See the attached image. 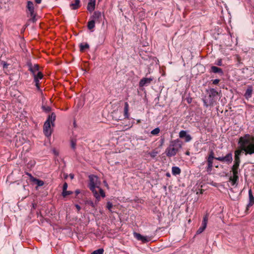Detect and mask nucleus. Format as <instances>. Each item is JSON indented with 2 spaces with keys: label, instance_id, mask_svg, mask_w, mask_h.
Returning a JSON list of instances; mask_svg holds the SVG:
<instances>
[{
  "label": "nucleus",
  "instance_id": "nucleus-1",
  "mask_svg": "<svg viewBox=\"0 0 254 254\" xmlns=\"http://www.w3.org/2000/svg\"><path fill=\"white\" fill-rule=\"evenodd\" d=\"M89 179V188L93 193L96 200L99 201L100 200L101 196L103 198L106 196L105 192L100 188L101 181L97 176L93 175H90Z\"/></svg>",
  "mask_w": 254,
  "mask_h": 254
},
{
  "label": "nucleus",
  "instance_id": "nucleus-2",
  "mask_svg": "<svg viewBox=\"0 0 254 254\" xmlns=\"http://www.w3.org/2000/svg\"><path fill=\"white\" fill-rule=\"evenodd\" d=\"M238 144L246 155L254 154V136L246 134L239 138Z\"/></svg>",
  "mask_w": 254,
  "mask_h": 254
},
{
  "label": "nucleus",
  "instance_id": "nucleus-3",
  "mask_svg": "<svg viewBox=\"0 0 254 254\" xmlns=\"http://www.w3.org/2000/svg\"><path fill=\"white\" fill-rule=\"evenodd\" d=\"M182 147V142L179 139L172 140L169 146L166 149L165 153L169 157L176 155Z\"/></svg>",
  "mask_w": 254,
  "mask_h": 254
},
{
  "label": "nucleus",
  "instance_id": "nucleus-4",
  "mask_svg": "<svg viewBox=\"0 0 254 254\" xmlns=\"http://www.w3.org/2000/svg\"><path fill=\"white\" fill-rule=\"evenodd\" d=\"M56 115L55 113H52L51 115H49L47 121L44 125L43 131L45 135L49 137L51 136L52 132L51 128V125L54 126V122L56 120Z\"/></svg>",
  "mask_w": 254,
  "mask_h": 254
},
{
  "label": "nucleus",
  "instance_id": "nucleus-5",
  "mask_svg": "<svg viewBox=\"0 0 254 254\" xmlns=\"http://www.w3.org/2000/svg\"><path fill=\"white\" fill-rule=\"evenodd\" d=\"M232 175L229 178V182L231 186H234L238 185L239 180V173L240 172L239 165L234 164L231 168Z\"/></svg>",
  "mask_w": 254,
  "mask_h": 254
},
{
  "label": "nucleus",
  "instance_id": "nucleus-6",
  "mask_svg": "<svg viewBox=\"0 0 254 254\" xmlns=\"http://www.w3.org/2000/svg\"><path fill=\"white\" fill-rule=\"evenodd\" d=\"M26 8L27 14L30 15L32 22H35L36 21V13L34 10V5L33 2L31 1H28L27 2Z\"/></svg>",
  "mask_w": 254,
  "mask_h": 254
},
{
  "label": "nucleus",
  "instance_id": "nucleus-7",
  "mask_svg": "<svg viewBox=\"0 0 254 254\" xmlns=\"http://www.w3.org/2000/svg\"><path fill=\"white\" fill-rule=\"evenodd\" d=\"M215 158L214 157V153L213 151L212 150L209 151V155L208 157H207V166L206 168V171L210 173L213 167V160Z\"/></svg>",
  "mask_w": 254,
  "mask_h": 254
},
{
  "label": "nucleus",
  "instance_id": "nucleus-8",
  "mask_svg": "<svg viewBox=\"0 0 254 254\" xmlns=\"http://www.w3.org/2000/svg\"><path fill=\"white\" fill-rule=\"evenodd\" d=\"M215 159L221 161L222 162H225L228 164H230L233 161V155L231 153H228L224 157H218L215 158Z\"/></svg>",
  "mask_w": 254,
  "mask_h": 254
},
{
  "label": "nucleus",
  "instance_id": "nucleus-9",
  "mask_svg": "<svg viewBox=\"0 0 254 254\" xmlns=\"http://www.w3.org/2000/svg\"><path fill=\"white\" fill-rule=\"evenodd\" d=\"M134 237L142 243H147L151 240V238L148 236H144L136 232L133 233Z\"/></svg>",
  "mask_w": 254,
  "mask_h": 254
},
{
  "label": "nucleus",
  "instance_id": "nucleus-10",
  "mask_svg": "<svg viewBox=\"0 0 254 254\" xmlns=\"http://www.w3.org/2000/svg\"><path fill=\"white\" fill-rule=\"evenodd\" d=\"M29 66V70L32 73L34 78L37 76V73L38 72H40L39 71V65L37 64H35L34 65H32V64H29L28 65Z\"/></svg>",
  "mask_w": 254,
  "mask_h": 254
},
{
  "label": "nucleus",
  "instance_id": "nucleus-11",
  "mask_svg": "<svg viewBox=\"0 0 254 254\" xmlns=\"http://www.w3.org/2000/svg\"><path fill=\"white\" fill-rule=\"evenodd\" d=\"M153 78H151V77L143 78L140 80L139 83V85L140 87L147 86L151 83V82L153 80Z\"/></svg>",
  "mask_w": 254,
  "mask_h": 254
},
{
  "label": "nucleus",
  "instance_id": "nucleus-12",
  "mask_svg": "<svg viewBox=\"0 0 254 254\" xmlns=\"http://www.w3.org/2000/svg\"><path fill=\"white\" fill-rule=\"evenodd\" d=\"M179 137L181 138H185V141L186 142H189L190 141L192 138L191 137V136L189 134H187V131H185V130H181L180 131V132H179Z\"/></svg>",
  "mask_w": 254,
  "mask_h": 254
},
{
  "label": "nucleus",
  "instance_id": "nucleus-13",
  "mask_svg": "<svg viewBox=\"0 0 254 254\" xmlns=\"http://www.w3.org/2000/svg\"><path fill=\"white\" fill-rule=\"evenodd\" d=\"M242 150V149L241 150H237L235 151V160H234V164L240 165V156L241 154Z\"/></svg>",
  "mask_w": 254,
  "mask_h": 254
},
{
  "label": "nucleus",
  "instance_id": "nucleus-14",
  "mask_svg": "<svg viewBox=\"0 0 254 254\" xmlns=\"http://www.w3.org/2000/svg\"><path fill=\"white\" fill-rule=\"evenodd\" d=\"M43 74L41 72H38L37 73V76L34 77V81L35 82V85L37 88L39 89V79H41L43 78Z\"/></svg>",
  "mask_w": 254,
  "mask_h": 254
},
{
  "label": "nucleus",
  "instance_id": "nucleus-15",
  "mask_svg": "<svg viewBox=\"0 0 254 254\" xmlns=\"http://www.w3.org/2000/svg\"><path fill=\"white\" fill-rule=\"evenodd\" d=\"M249 202L248 204V207L251 206L254 204V197L252 193V191L250 189L249 190Z\"/></svg>",
  "mask_w": 254,
  "mask_h": 254
},
{
  "label": "nucleus",
  "instance_id": "nucleus-16",
  "mask_svg": "<svg viewBox=\"0 0 254 254\" xmlns=\"http://www.w3.org/2000/svg\"><path fill=\"white\" fill-rule=\"evenodd\" d=\"M253 93V88L252 87H249L248 88V89L246 90V91L245 93V97L247 99H249L252 97Z\"/></svg>",
  "mask_w": 254,
  "mask_h": 254
},
{
  "label": "nucleus",
  "instance_id": "nucleus-17",
  "mask_svg": "<svg viewBox=\"0 0 254 254\" xmlns=\"http://www.w3.org/2000/svg\"><path fill=\"white\" fill-rule=\"evenodd\" d=\"M31 181L33 182H35L38 187L43 186L44 184V183L43 181L37 179L34 177H31Z\"/></svg>",
  "mask_w": 254,
  "mask_h": 254
},
{
  "label": "nucleus",
  "instance_id": "nucleus-18",
  "mask_svg": "<svg viewBox=\"0 0 254 254\" xmlns=\"http://www.w3.org/2000/svg\"><path fill=\"white\" fill-rule=\"evenodd\" d=\"M80 0H75L74 3H71L70 6L72 9H76L80 6Z\"/></svg>",
  "mask_w": 254,
  "mask_h": 254
},
{
  "label": "nucleus",
  "instance_id": "nucleus-19",
  "mask_svg": "<svg viewBox=\"0 0 254 254\" xmlns=\"http://www.w3.org/2000/svg\"><path fill=\"white\" fill-rule=\"evenodd\" d=\"M172 173L173 175H179L181 173V169L178 167H173L172 168Z\"/></svg>",
  "mask_w": 254,
  "mask_h": 254
},
{
  "label": "nucleus",
  "instance_id": "nucleus-20",
  "mask_svg": "<svg viewBox=\"0 0 254 254\" xmlns=\"http://www.w3.org/2000/svg\"><path fill=\"white\" fill-rule=\"evenodd\" d=\"M128 112V104L127 102H126L125 104V108H124V116L126 118H128L129 117Z\"/></svg>",
  "mask_w": 254,
  "mask_h": 254
},
{
  "label": "nucleus",
  "instance_id": "nucleus-21",
  "mask_svg": "<svg viewBox=\"0 0 254 254\" xmlns=\"http://www.w3.org/2000/svg\"><path fill=\"white\" fill-rule=\"evenodd\" d=\"M211 71L214 73H222L223 71L221 68L218 67L212 66L211 67Z\"/></svg>",
  "mask_w": 254,
  "mask_h": 254
},
{
  "label": "nucleus",
  "instance_id": "nucleus-22",
  "mask_svg": "<svg viewBox=\"0 0 254 254\" xmlns=\"http://www.w3.org/2000/svg\"><path fill=\"white\" fill-rule=\"evenodd\" d=\"M95 7V3H91V2H88L87 5V9L88 10L91 12H92L94 9Z\"/></svg>",
  "mask_w": 254,
  "mask_h": 254
},
{
  "label": "nucleus",
  "instance_id": "nucleus-23",
  "mask_svg": "<svg viewBox=\"0 0 254 254\" xmlns=\"http://www.w3.org/2000/svg\"><path fill=\"white\" fill-rule=\"evenodd\" d=\"M101 16V13L99 11H95L92 16L93 20H96L100 18Z\"/></svg>",
  "mask_w": 254,
  "mask_h": 254
},
{
  "label": "nucleus",
  "instance_id": "nucleus-24",
  "mask_svg": "<svg viewBox=\"0 0 254 254\" xmlns=\"http://www.w3.org/2000/svg\"><path fill=\"white\" fill-rule=\"evenodd\" d=\"M95 20H91L88 22V28L90 30L93 29L95 27Z\"/></svg>",
  "mask_w": 254,
  "mask_h": 254
},
{
  "label": "nucleus",
  "instance_id": "nucleus-25",
  "mask_svg": "<svg viewBox=\"0 0 254 254\" xmlns=\"http://www.w3.org/2000/svg\"><path fill=\"white\" fill-rule=\"evenodd\" d=\"M89 48V45L87 43L81 44L80 45V50L82 52L84 51L86 49H88Z\"/></svg>",
  "mask_w": 254,
  "mask_h": 254
},
{
  "label": "nucleus",
  "instance_id": "nucleus-26",
  "mask_svg": "<svg viewBox=\"0 0 254 254\" xmlns=\"http://www.w3.org/2000/svg\"><path fill=\"white\" fill-rule=\"evenodd\" d=\"M160 131L159 128L156 127L151 131V133L153 135H157L159 133Z\"/></svg>",
  "mask_w": 254,
  "mask_h": 254
},
{
  "label": "nucleus",
  "instance_id": "nucleus-27",
  "mask_svg": "<svg viewBox=\"0 0 254 254\" xmlns=\"http://www.w3.org/2000/svg\"><path fill=\"white\" fill-rule=\"evenodd\" d=\"M104 251L102 249H99L92 252V254H103Z\"/></svg>",
  "mask_w": 254,
  "mask_h": 254
},
{
  "label": "nucleus",
  "instance_id": "nucleus-28",
  "mask_svg": "<svg viewBox=\"0 0 254 254\" xmlns=\"http://www.w3.org/2000/svg\"><path fill=\"white\" fill-rule=\"evenodd\" d=\"M42 109L45 112H47V113L49 112L51 110V108L50 107L46 106H43Z\"/></svg>",
  "mask_w": 254,
  "mask_h": 254
},
{
  "label": "nucleus",
  "instance_id": "nucleus-29",
  "mask_svg": "<svg viewBox=\"0 0 254 254\" xmlns=\"http://www.w3.org/2000/svg\"><path fill=\"white\" fill-rule=\"evenodd\" d=\"M72 191H67L66 190H65L64 191H63L62 194H63V196L64 197H65L66 196H67L68 195H70V194H72Z\"/></svg>",
  "mask_w": 254,
  "mask_h": 254
},
{
  "label": "nucleus",
  "instance_id": "nucleus-30",
  "mask_svg": "<svg viewBox=\"0 0 254 254\" xmlns=\"http://www.w3.org/2000/svg\"><path fill=\"white\" fill-rule=\"evenodd\" d=\"M112 207H113L112 203L110 201L108 202L107 203V207L109 211H112L111 208H112Z\"/></svg>",
  "mask_w": 254,
  "mask_h": 254
},
{
  "label": "nucleus",
  "instance_id": "nucleus-31",
  "mask_svg": "<svg viewBox=\"0 0 254 254\" xmlns=\"http://www.w3.org/2000/svg\"><path fill=\"white\" fill-rule=\"evenodd\" d=\"M205 229V228H204V227L200 226L198 229L197 230V232H196V234H201L204 230Z\"/></svg>",
  "mask_w": 254,
  "mask_h": 254
},
{
  "label": "nucleus",
  "instance_id": "nucleus-32",
  "mask_svg": "<svg viewBox=\"0 0 254 254\" xmlns=\"http://www.w3.org/2000/svg\"><path fill=\"white\" fill-rule=\"evenodd\" d=\"M71 147L72 149H75L76 147V142L73 140L71 141Z\"/></svg>",
  "mask_w": 254,
  "mask_h": 254
},
{
  "label": "nucleus",
  "instance_id": "nucleus-33",
  "mask_svg": "<svg viewBox=\"0 0 254 254\" xmlns=\"http://www.w3.org/2000/svg\"><path fill=\"white\" fill-rule=\"evenodd\" d=\"M208 214H205L203 218V220L202 221L203 222H206L207 223V221H208Z\"/></svg>",
  "mask_w": 254,
  "mask_h": 254
},
{
  "label": "nucleus",
  "instance_id": "nucleus-34",
  "mask_svg": "<svg viewBox=\"0 0 254 254\" xmlns=\"http://www.w3.org/2000/svg\"><path fill=\"white\" fill-rule=\"evenodd\" d=\"M216 64L219 66H221L222 65V62L221 59H218L217 61V63Z\"/></svg>",
  "mask_w": 254,
  "mask_h": 254
},
{
  "label": "nucleus",
  "instance_id": "nucleus-35",
  "mask_svg": "<svg viewBox=\"0 0 254 254\" xmlns=\"http://www.w3.org/2000/svg\"><path fill=\"white\" fill-rule=\"evenodd\" d=\"M67 188V184L66 183H64L63 185V191L66 190Z\"/></svg>",
  "mask_w": 254,
  "mask_h": 254
},
{
  "label": "nucleus",
  "instance_id": "nucleus-36",
  "mask_svg": "<svg viewBox=\"0 0 254 254\" xmlns=\"http://www.w3.org/2000/svg\"><path fill=\"white\" fill-rule=\"evenodd\" d=\"M219 81H220L219 79H214L213 81V83L215 85L219 83Z\"/></svg>",
  "mask_w": 254,
  "mask_h": 254
},
{
  "label": "nucleus",
  "instance_id": "nucleus-37",
  "mask_svg": "<svg viewBox=\"0 0 254 254\" xmlns=\"http://www.w3.org/2000/svg\"><path fill=\"white\" fill-rule=\"evenodd\" d=\"M207 223L206 222L202 221V227H204V228H206Z\"/></svg>",
  "mask_w": 254,
  "mask_h": 254
},
{
  "label": "nucleus",
  "instance_id": "nucleus-38",
  "mask_svg": "<svg viewBox=\"0 0 254 254\" xmlns=\"http://www.w3.org/2000/svg\"><path fill=\"white\" fill-rule=\"evenodd\" d=\"M2 64H3V68H7L8 64L5 62H3Z\"/></svg>",
  "mask_w": 254,
  "mask_h": 254
},
{
  "label": "nucleus",
  "instance_id": "nucleus-39",
  "mask_svg": "<svg viewBox=\"0 0 254 254\" xmlns=\"http://www.w3.org/2000/svg\"><path fill=\"white\" fill-rule=\"evenodd\" d=\"M75 207L77 208V209L78 210V211H79L80 210L81 208H80V206L79 205L76 204L75 205Z\"/></svg>",
  "mask_w": 254,
  "mask_h": 254
},
{
  "label": "nucleus",
  "instance_id": "nucleus-40",
  "mask_svg": "<svg viewBox=\"0 0 254 254\" xmlns=\"http://www.w3.org/2000/svg\"><path fill=\"white\" fill-rule=\"evenodd\" d=\"M104 184L105 187H106L108 189H109V186L106 181H104Z\"/></svg>",
  "mask_w": 254,
  "mask_h": 254
},
{
  "label": "nucleus",
  "instance_id": "nucleus-41",
  "mask_svg": "<svg viewBox=\"0 0 254 254\" xmlns=\"http://www.w3.org/2000/svg\"><path fill=\"white\" fill-rule=\"evenodd\" d=\"M35 1L36 2V3L40 4L41 3L42 0H35Z\"/></svg>",
  "mask_w": 254,
  "mask_h": 254
},
{
  "label": "nucleus",
  "instance_id": "nucleus-42",
  "mask_svg": "<svg viewBox=\"0 0 254 254\" xmlns=\"http://www.w3.org/2000/svg\"><path fill=\"white\" fill-rule=\"evenodd\" d=\"M69 177H70L71 179H73V178H74V175L72 174H69Z\"/></svg>",
  "mask_w": 254,
  "mask_h": 254
},
{
  "label": "nucleus",
  "instance_id": "nucleus-43",
  "mask_svg": "<svg viewBox=\"0 0 254 254\" xmlns=\"http://www.w3.org/2000/svg\"><path fill=\"white\" fill-rule=\"evenodd\" d=\"M26 174H27L28 176H29V177H30V180L31 181V177H33V176L31 175V174H30V173H27Z\"/></svg>",
  "mask_w": 254,
  "mask_h": 254
},
{
  "label": "nucleus",
  "instance_id": "nucleus-44",
  "mask_svg": "<svg viewBox=\"0 0 254 254\" xmlns=\"http://www.w3.org/2000/svg\"><path fill=\"white\" fill-rule=\"evenodd\" d=\"M75 192L76 194L77 195L80 193V191H79V190H75Z\"/></svg>",
  "mask_w": 254,
  "mask_h": 254
},
{
  "label": "nucleus",
  "instance_id": "nucleus-45",
  "mask_svg": "<svg viewBox=\"0 0 254 254\" xmlns=\"http://www.w3.org/2000/svg\"><path fill=\"white\" fill-rule=\"evenodd\" d=\"M88 2L95 3V0H89V1Z\"/></svg>",
  "mask_w": 254,
  "mask_h": 254
},
{
  "label": "nucleus",
  "instance_id": "nucleus-46",
  "mask_svg": "<svg viewBox=\"0 0 254 254\" xmlns=\"http://www.w3.org/2000/svg\"><path fill=\"white\" fill-rule=\"evenodd\" d=\"M186 154L187 155H190V152L189 151H187L186 152Z\"/></svg>",
  "mask_w": 254,
  "mask_h": 254
},
{
  "label": "nucleus",
  "instance_id": "nucleus-47",
  "mask_svg": "<svg viewBox=\"0 0 254 254\" xmlns=\"http://www.w3.org/2000/svg\"><path fill=\"white\" fill-rule=\"evenodd\" d=\"M54 153H55V154H56V155H58V154L57 153V152H56V151H54Z\"/></svg>",
  "mask_w": 254,
  "mask_h": 254
},
{
  "label": "nucleus",
  "instance_id": "nucleus-48",
  "mask_svg": "<svg viewBox=\"0 0 254 254\" xmlns=\"http://www.w3.org/2000/svg\"><path fill=\"white\" fill-rule=\"evenodd\" d=\"M167 176H170V175H169V174H167Z\"/></svg>",
  "mask_w": 254,
  "mask_h": 254
}]
</instances>
